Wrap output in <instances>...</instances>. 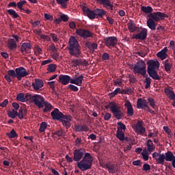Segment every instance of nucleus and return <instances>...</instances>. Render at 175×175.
Returning a JSON list of instances; mask_svg holds the SVG:
<instances>
[{"instance_id": "nucleus-1", "label": "nucleus", "mask_w": 175, "mask_h": 175, "mask_svg": "<svg viewBox=\"0 0 175 175\" xmlns=\"http://www.w3.org/2000/svg\"><path fill=\"white\" fill-rule=\"evenodd\" d=\"M73 161L77 162V167L81 172H85L92 167L94 157L89 152H85V149H76L74 151Z\"/></svg>"}, {"instance_id": "nucleus-2", "label": "nucleus", "mask_w": 175, "mask_h": 175, "mask_svg": "<svg viewBox=\"0 0 175 175\" xmlns=\"http://www.w3.org/2000/svg\"><path fill=\"white\" fill-rule=\"evenodd\" d=\"M68 53L70 55L79 58L81 55V46L79 43V40L74 36H71L68 40Z\"/></svg>"}, {"instance_id": "nucleus-3", "label": "nucleus", "mask_w": 175, "mask_h": 175, "mask_svg": "<svg viewBox=\"0 0 175 175\" xmlns=\"http://www.w3.org/2000/svg\"><path fill=\"white\" fill-rule=\"evenodd\" d=\"M147 72L153 80H161L157 69H159V62L150 59L147 62Z\"/></svg>"}, {"instance_id": "nucleus-4", "label": "nucleus", "mask_w": 175, "mask_h": 175, "mask_svg": "<svg viewBox=\"0 0 175 175\" xmlns=\"http://www.w3.org/2000/svg\"><path fill=\"white\" fill-rule=\"evenodd\" d=\"M26 99H29L31 103H33L38 109H43L44 106L43 104L46 102L44 97L40 94L31 95L29 94H25Z\"/></svg>"}, {"instance_id": "nucleus-5", "label": "nucleus", "mask_w": 175, "mask_h": 175, "mask_svg": "<svg viewBox=\"0 0 175 175\" xmlns=\"http://www.w3.org/2000/svg\"><path fill=\"white\" fill-rule=\"evenodd\" d=\"M105 107L106 109H110L113 117H115L116 120H122V117H124V113L121 111V107H120L117 103L114 102H109V105Z\"/></svg>"}, {"instance_id": "nucleus-6", "label": "nucleus", "mask_w": 175, "mask_h": 175, "mask_svg": "<svg viewBox=\"0 0 175 175\" xmlns=\"http://www.w3.org/2000/svg\"><path fill=\"white\" fill-rule=\"evenodd\" d=\"M146 68V62L143 59H141L138 61L133 68V73H135V75L138 74L146 77V73H147Z\"/></svg>"}, {"instance_id": "nucleus-7", "label": "nucleus", "mask_w": 175, "mask_h": 175, "mask_svg": "<svg viewBox=\"0 0 175 175\" xmlns=\"http://www.w3.org/2000/svg\"><path fill=\"white\" fill-rule=\"evenodd\" d=\"M51 116L52 117V120H54L55 121H62V120H68V121H72V116H70V115H64L57 108H55L51 113Z\"/></svg>"}, {"instance_id": "nucleus-8", "label": "nucleus", "mask_w": 175, "mask_h": 175, "mask_svg": "<svg viewBox=\"0 0 175 175\" xmlns=\"http://www.w3.org/2000/svg\"><path fill=\"white\" fill-rule=\"evenodd\" d=\"M148 17L150 18H153L154 21H161V20H165V18H167L169 17V15L161 12H153L148 14Z\"/></svg>"}, {"instance_id": "nucleus-9", "label": "nucleus", "mask_w": 175, "mask_h": 175, "mask_svg": "<svg viewBox=\"0 0 175 175\" xmlns=\"http://www.w3.org/2000/svg\"><path fill=\"white\" fill-rule=\"evenodd\" d=\"M84 80V76L81 75L77 76V74H75L71 78V84H75V85H78V87H81L83 85V81Z\"/></svg>"}, {"instance_id": "nucleus-10", "label": "nucleus", "mask_w": 175, "mask_h": 175, "mask_svg": "<svg viewBox=\"0 0 175 175\" xmlns=\"http://www.w3.org/2000/svg\"><path fill=\"white\" fill-rule=\"evenodd\" d=\"M104 42H105V46H107V47H109L110 49V47H114V46L117 44V42H118V38H117L116 36H111V37L105 38Z\"/></svg>"}, {"instance_id": "nucleus-11", "label": "nucleus", "mask_w": 175, "mask_h": 175, "mask_svg": "<svg viewBox=\"0 0 175 175\" xmlns=\"http://www.w3.org/2000/svg\"><path fill=\"white\" fill-rule=\"evenodd\" d=\"M76 33L84 39H87V38H92V33L85 29H77L76 30Z\"/></svg>"}, {"instance_id": "nucleus-12", "label": "nucleus", "mask_w": 175, "mask_h": 175, "mask_svg": "<svg viewBox=\"0 0 175 175\" xmlns=\"http://www.w3.org/2000/svg\"><path fill=\"white\" fill-rule=\"evenodd\" d=\"M15 72L16 73V79L19 80V81H21L23 77L28 76V72H27V70L23 67L16 68Z\"/></svg>"}, {"instance_id": "nucleus-13", "label": "nucleus", "mask_w": 175, "mask_h": 175, "mask_svg": "<svg viewBox=\"0 0 175 175\" xmlns=\"http://www.w3.org/2000/svg\"><path fill=\"white\" fill-rule=\"evenodd\" d=\"M133 39L137 40H146L147 39V29L143 28L139 33L133 36Z\"/></svg>"}, {"instance_id": "nucleus-14", "label": "nucleus", "mask_w": 175, "mask_h": 175, "mask_svg": "<svg viewBox=\"0 0 175 175\" xmlns=\"http://www.w3.org/2000/svg\"><path fill=\"white\" fill-rule=\"evenodd\" d=\"M71 80H72V78L69 75H59L58 81L63 85H67V84H69V83H71Z\"/></svg>"}, {"instance_id": "nucleus-15", "label": "nucleus", "mask_w": 175, "mask_h": 175, "mask_svg": "<svg viewBox=\"0 0 175 175\" xmlns=\"http://www.w3.org/2000/svg\"><path fill=\"white\" fill-rule=\"evenodd\" d=\"M148 102L147 100L139 98L137 101V109H142L143 110H147L148 108Z\"/></svg>"}, {"instance_id": "nucleus-16", "label": "nucleus", "mask_w": 175, "mask_h": 175, "mask_svg": "<svg viewBox=\"0 0 175 175\" xmlns=\"http://www.w3.org/2000/svg\"><path fill=\"white\" fill-rule=\"evenodd\" d=\"M12 77L14 79L17 77L16 72L14 70H10L8 71V75L4 76V79H5L8 83H12Z\"/></svg>"}, {"instance_id": "nucleus-17", "label": "nucleus", "mask_w": 175, "mask_h": 175, "mask_svg": "<svg viewBox=\"0 0 175 175\" xmlns=\"http://www.w3.org/2000/svg\"><path fill=\"white\" fill-rule=\"evenodd\" d=\"M135 131L140 135H144L146 133V127L143 126V122L139 120L135 125Z\"/></svg>"}, {"instance_id": "nucleus-18", "label": "nucleus", "mask_w": 175, "mask_h": 175, "mask_svg": "<svg viewBox=\"0 0 175 175\" xmlns=\"http://www.w3.org/2000/svg\"><path fill=\"white\" fill-rule=\"evenodd\" d=\"M31 49H32V45L29 42H24L21 45V53H26L29 54L31 53Z\"/></svg>"}, {"instance_id": "nucleus-19", "label": "nucleus", "mask_w": 175, "mask_h": 175, "mask_svg": "<svg viewBox=\"0 0 175 175\" xmlns=\"http://www.w3.org/2000/svg\"><path fill=\"white\" fill-rule=\"evenodd\" d=\"M44 85L43 81L42 79H36L35 82L31 84L34 91H39L40 88H42Z\"/></svg>"}, {"instance_id": "nucleus-20", "label": "nucleus", "mask_w": 175, "mask_h": 175, "mask_svg": "<svg viewBox=\"0 0 175 175\" xmlns=\"http://www.w3.org/2000/svg\"><path fill=\"white\" fill-rule=\"evenodd\" d=\"M116 137L120 140V142H122L123 143H125V142H129L128 137H125V133H124V131H117Z\"/></svg>"}, {"instance_id": "nucleus-21", "label": "nucleus", "mask_w": 175, "mask_h": 175, "mask_svg": "<svg viewBox=\"0 0 175 175\" xmlns=\"http://www.w3.org/2000/svg\"><path fill=\"white\" fill-rule=\"evenodd\" d=\"M125 107L127 109V116L128 117H132L135 112L133 111V107H132V104H131V101L126 100L124 103Z\"/></svg>"}, {"instance_id": "nucleus-22", "label": "nucleus", "mask_w": 175, "mask_h": 175, "mask_svg": "<svg viewBox=\"0 0 175 175\" xmlns=\"http://www.w3.org/2000/svg\"><path fill=\"white\" fill-rule=\"evenodd\" d=\"M97 2H99L100 5H103L104 8L109 9V10H113L114 5L110 3V0H96Z\"/></svg>"}, {"instance_id": "nucleus-23", "label": "nucleus", "mask_w": 175, "mask_h": 175, "mask_svg": "<svg viewBox=\"0 0 175 175\" xmlns=\"http://www.w3.org/2000/svg\"><path fill=\"white\" fill-rule=\"evenodd\" d=\"M146 24L151 31H155L157 29V23H155V20L152 18L149 17L147 20Z\"/></svg>"}, {"instance_id": "nucleus-24", "label": "nucleus", "mask_w": 175, "mask_h": 175, "mask_svg": "<svg viewBox=\"0 0 175 175\" xmlns=\"http://www.w3.org/2000/svg\"><path fill=\"white\" fill-rule=\"evenodd\" d=\"M108 172L110 174H114L118 172V165L117 164L109 163Z\"/></svg>"}, {"instance_id": "nucleus-25", "label": "nucleus", "mask_w": 175, "mask_h": 175, "mask_svg": "<svg viewBox=\"0 0 175 175\" xmlns=\"http://www.w3.org/2000/svg\"><path fill=\"white\" fill-rule=\"evenodd\" d=\"M85 45L89 50H90V51H92V53H94L95 50L98 49V44L96 42L88 41L85 42Z\"/></svg>"}, {"instance_id": "nucleus-26", "label": "nucleus", "mask_w": 175, "mask_h": 175, "mask_svg": "<svg viewBox=\"0 0 175 175\" xmlns=\"http://www.w3.org/2000/svg\"><path fill=\"white\" fill-rule=\"evenodd\" d=\"M83 10L90 20H94L95 18V11H92L88 8H83Z\"/></svg>"}, {"instance_id": "nucleus-27", "label": "nucleus", "mask_w": 175, "mask_h": 175, "mask_svg": "<svg viewBox=\"0 0 175 175\" xmlns=\"http://www.w3.org/2000/svg\"><path fill=\"white\" fill-rule=\"evenodd\" d=\"M146 147H147V152L149 154H151L154 150H155V146H154V142H152V140L148 139L146 141Z\"/></svg>"}, {"instance_id": "nucleus-28", "label": "nucleus", "mask_w": 175, "mask_h": 175, "mask_svg": "<svg viewBox=\"0 0 175 175\" xmlns=\"http://www.w3.org/2000/svg\"><path fill=\"white\" fill-rule=\"evenodd\" d=\"M166 53H167V48L165 47L161 51L158 52L157 55L159 58H160V59H161V61H163L167 58V54H166Z\"/></svg>"}, {"instance_id": "nucleus-29", "label": "nucleus", "mask_w": 175, "mask_h": 175, "mask_svg": "<svg viewBox=\"0 0 175 175\" xmlns=\"http://www.w3.org/2000/svg\"><path fill=\"white\" fill-rule=\"evenodd\" d=\"M164 92L171 100H175V94L173 90H172L169 88H165L164 90Z\"/></svg>"}, {"instance_id": "nucleus-30", "label": "nucleus", "mask_w": 175, "mask_h": 175, "mask_svg": "<svg viewBox=\"0 0 175 175\" xmlns=\"http://www.w3.org/2000/svg\"><path fill=\"white\" fill-rule=\"evenodd\" d=\"M8 46L10 50H16L17 49V42L14 39L10 38L8 40Z\"/></svg>"}, {"instance_id": "nucleus-31", "label": "nucleus", "mask_w": 175, "mask_h": 175, "mask_svg": "<svg viewBox=\"0 0 175 175\" xmlns=\"http://www.w3.org/2000/svg\"><path fill=\"white\" fill-rule=\"evenodd\" d=\"M28 111L27 109H23V107L19 108V111L18 112L17 116L18 117L19 120H23L25 117H27V114Z\"/></svg>"}, {"instance_id": "nucleus-32", "label": "nucleus", "mask_w": 175, "mask_h": 175, "mask_svg": "<svg viewBox=\"0 0 175 175\" xmlns=\"http://www.w3.org/2000/svg\"><path fill=\"white\" fill-rule=\"evenodd\" d=\"M43 106H44V108L43 109L44 113H50V111H51V110H53V105H51V103H50L48 101H45L43 103Z\"/></svg>"}, {"instance_id": "nucleus-33", "label": "nucleus", "mask_w": 175, "mask_h": 175, "mask_svg": "<svg viewBox=\"0 0 175 175\" xmlns=\"http://www.w3.org/2000/svg\"><path fill=\"white\" fill-rule=\"evenodd\" d=\"M107 13V12L103 9L97 8L94 10V14L96 17V16H98V17H103V16H105Z\"/></svg>"}, {"instance_id": "nucleus-34", "label": "nucleus", "mask_w": 175, "mask_h": 175, "mask_svg": "<svg viewBox=\"0 0 175 175\" xmlns=\"http://www.w3.org/2000/svg\"><path fill=\"white\" fill-rule=\"evenodd\" d=\"M175 159V156L172 152H167L165 153V161L167 162H172Z\"/></svg>"}, {"instance_id": "nucleus-35", "label": "nucleus", "mask_w": 175, "mask_h": 175, "mask_svg": "<svg viewBox=\"0 0 175 175\" xmlns=\"http://www.w3.org/2000/svg\"><path fill=\"white\" fill-rule=\"evenodd\" d=\"M65 135H66L65 130L60 129L53 133L52 137H54L55 135L59 136V137H62V136H65Z\"/></svg>"}, {"instance_id": "nucleus-36", "label": "nucleus", "mask_w": 175, "mask_h": 175, "mask_svg": "<svg viewBox=\"0 0 175 175\" xmlns=\"http://www.w3.org/2000/svg\"><path fill=\"white\" fill-rule=\"evenodd\" d=\"M148 103H149L150 107L153 108L155 111L158 110V106H157V104H155V100H154V98L151 97L148 98Z\"/></svg>"}, {"instance_id": "nucleus-37", "label": "nucleus", "mask_w": 175, "mask_h": 175, "mask_svg": "<svg viewBox=\"0 0 175 175\" xmlns=\"http://www.w3.org/2000/svg\"><path fill=\"white\" fill-rule=\"evenodd\" d=\"M141 10L142 12H144V13H146L148 14H151V13H152V12L154 11V10L151 6H144V5L141 7Z\"/></svg>"}, {"instance_id": "nucleus-38", "label": "nucleus", "mask_w": 175, "mask_h": 175, "mask_svg": "<svg viewBox=\"0 0 175 175\" xmlns=\"http://www.w3.org/2000/svg\"><path fill=\"white\" fill-rule=\"evenodd\" d=\"M56 2L57 5H61V9H66L69 0H56Z\"/></svg>"}, {"instance_id": "nucleus-39", "label": "nucleus", "mask_w": 175, "mask_h": 175, "mask_svg": "<svg viewBox=\"0 0 175 175\" xmlns=\"http://www.w3.org/2000/svg\"><path fill=\"white\" fill-rule=\"evenodd\" d=\"M7 12L10 16H12L13 18H21L20 15H18V14H17V12L14 10H12V9L8 10Z\"/></svg>"}, {"instance_id": "nucleus-40", "label": "nucleus", "mask_w": 175, "mask_h": 175, "mask_svg": "<svg viewBox=\"0 0 175 175\" xmlns=\"http://www.w3.org/2000/svg\"><path fill=\"white\" fill-rule=\"evenodd\" d=\"M88 129L87 126L85 125H75V130L76 132H85Z\"/></svg>"}, {"instance_id": "nucleus-41", "label": "nucleus", "mask_w": 175, "mask_h": 175, "mask_svg": "<svg viewBox=\"0 0 175 175\" xmlns=\"http://www.w3.org/2000/svg\"><path fill=\"white\" fill-rule=\"evenodd\" d=\"M143 77H145V81L144 83H146L145 85V88L147 90L148 88H150V87L151 86V78L148 77V75H147V73H146V76H143Z\"/></svg>"}, {"instance_id": "nucleus-42", "label": "nucleus", "mask_w": 175, "mask_h": 175, "mask_svg": "<svg viewBox=\"0 0 175 175\" xmlns=\"http://www.w3.org/2000/svg\"><path fill=\"white\" fill-rule=\"evenodd\" d=\"M128 29L131 32L133 33V32H136V26L135 25V23L131 21L127 25Z\"/></svg>"}, {"instance_id": "nucleus-43", "label": "nucleus", "mask_w": 175, "mask_h": 175, "mask_svg": "<svg viewBox=\"0 0 175 175\" xmlns=\"http://www.w3.org/2000/svg\"><path fill=\"white\" fill-rule=\"evenodd\" d=\"M48 126L49 125H47V123L46 122H41L39 128V133H43V132H45Z\"/></svg>"}, {"instance_id": "nucleus-44", "label": "nucleus", "mask_w": 175, "mask_h": 175, "mask_svg": "<svg viewBox=\"0 0 175 175\" xmlns=\"http://www.w3.org/2000/svg\"><path fill=\"white\" fill-rule=\"evenodd\" d=\"M165 159H166V156L164 154H159V158L157 159V163L159 165H163L165 163Z\"/></svg>"}, {"instance_id": "nucleus-45", "label": "nucleus", "mask_w": 175, "mask_h": 175, "mask_svg": "<svg viewBox=\"0 0 175 175\" xmlns=\"http://www.w3.org/2000/svg\"><path fill=\"white\" fill-rule=\"evenodd\" d=\"M120 132H125L126 131V126L122 123V122H118V129Z\"/></svg>"}, {"instance_id": "nucleus-46", "label": "nucleus", "mask_w": 175, "mask_h": 175, "mask_svg": "<svg viewBox=\"0 0 175 175\" xmlns=\"http://www.w3.org/2000/svg\"><path fill=\"white\" fill-rule=\"evenodd\" d=\"M25 98L27 97L24 93H19L16 95V100H18V102H22L23 103L25 102Z\"/></svg>"}, {"instance_id": "nucleus-47", "label": "nucleus", "mask_w": 175, "mask_h": 175, "mask_svg": "<svg viewBox=\"0 0 175 175\" xmlns=\"http://www.w3.org/2000/svg\"><path fill=\"white\" fill-rule=\"evenodd\" d=\"M71 64L72 66H75V67L80 66V65H83V61L79 59H76L72 60Z\"/></svg>"}, {"instance_id": "nucleus-48", "label": "nucleus", "mask_w": 175, "mask_h": 175, "mask_svg": "<svg viewBox=\"0 0 175 175\" xmlns=\"http://www.w3.org/2000/svg\"><path fill=\"white\" fill-rule=\"evenodd\" d=\"M17 115L18 112L14 109H12V111H8V116H9L10 118H15L16 117H17Z\"/></svg>"}, {"instance_id": "nucleus-49", "label": "nucleus", "mask_w": 175, "mask_h": 175, "mask_svg": "<svg viewBox=\"0 0 175 175\" xmlns=\"http://www.w3.org/2000/svg\"><path fill=\"white\" fill-rule=\"evenodd\" d=\"M55 69H57V66L54 64H49L47 68V70L51 73L54 72Z\"/></svg>"}, {"instance_id": "nucleus-50", "label": "nucleus", "mask_w": 175, "mask_h": 175, "mask_svg": "<svg viewBox=\"0 0 175 175\" xmlns=\"http://www.w3.org/2000/svg\"><path fill=\"white\" fill-rule=\"evenodd\" d=\"M60 121L62 122L63 126H66V128H67V129L70 128V121H72V120H60Z\"/></svg>"}, {"instance_id": "nucleus-51", "label": "nucleus", "mask_w": 175, "mask_h": 175, "mask_svg": "<svg viewBox=\"0 0 175 175\" xmlns=\"http://www.w3.org/2000/svg\"><path fill=\"white\" fill-rule=\"evenodd\" d=\"M133 92V90L132 88L122 90L121 91V94L124 95H131Z\"/></svg>"}, {"instance_id": "nucleus-52", "label": "nucleus", "mask_w": 175, "mask_h": 175, "mask_svg": "<svg viewBox=\"0 0 175 175\" xmlns=\"http://www.w3.org/2000/svg\"><path fill=\"white\" fill-rule=\"evenodd\" d=\"M68 88L73 92H77L79 91V88L75 85L70 84L68 85Z\"/></svg>"}, {"instance_id": "nucleus-53", "label": "nucleus", "mask_w": 175, "mask_h": 175, "mask_svg": "<svg viewBox=\"0 0 175 175\" xmlns=\"http://www.w3.org/2000/svg\"><path fill=\"white\" fill-rule=\"evenodd\" d=\"M27 3V1L22 0L17 3V6L20 9V10H24V8H23V6Z\"/></svg>"}, {"instance_id": "nucleus-54", "label": "nucleus", "mask_w": 175, "mask_h": 175, "mask_svg": "<svg viewBox=\"0 0 175 175\" xmlns=\"http://www.w3.org/2000/svg\"><path fill=\"white\" fill-rule=\"evenodd\" d=\"M149 152L147 150H143V152L142 153V158L144 161H148V155H149Z\"/></svg>"}, {"instance_id": "nucleus-55", "label": "nucleus", "mask_w": 175, "mask_h": 175, "mask_svg": "<svg viewBox=\"0 0 175 175\" xmlns=\"http://www.w3.org/2000/svg\"><path fill=\"white\" fill-rule=\"evenodd\" d=\"M8 136L10 139H14V137H17V133L14 129H12L10 133H8Z\"/></svg>"}, {"instance_id": "nucleus-56", "label": "nucleus", "mask_w": 175, "mask_h": 175, "mask_svg": "<svg viewBox=\"0 0 175 175\" xmlns=\"http://www.w3.org/2000/svg\"><path fill=\"white\" fill-rule=\"evenodd\" d=\"M142 170L144 172H148V170H151V165L147 163H145L143 165Z\"/></svg>"}, {"instance_id": "nucleus-57", "label": "nucleus", "mask_w": 175, "mask_h": 175, "mask_svg": "<svg viewBox=\"0 0 175 175\" xmlns=\"http://www.w3.org/2000/svg\"><path fill=\"white\" fill-rule=\"evenodd\" d=\"M172 67H173V64H172V63L164 64L165 72H170V70H172Z\"/></svg>"}, {"instance_id": "nucleus-58", "label": "nucleus", "mask_w": 175, "mask_h": 175, "mask_svg": "<svg viewBox=\"0 0 175 175\" xmlns=\"http://www.w3.org/2000/svg\"><path fill=\"white\" fill-rule=\"evenodd\" d=\"M129 79L131 84H135V82L137 81V79H136V77H135L134 75H129Z\"/></svg>"}, {"instance_id": "nucleus-59", "label": "nucleus", "mask_w": 175, "mask_h": 175, "mask_svg": "<svg viewBox=\"0 0 175 175\" xmlns=\"http://www.w3.org/2000/svg\"><path fill=\"white\" fill-rule=\"evenodd\" d=\"M50 35L52 37V40L55 42V43L58 42V40H59V38H58V36H57V34L51 33Z\"/></svg>"}, {"instance_id": "nucleus-60", "label": "nucleus", "mask_w": 175, "mask_h": 175, "mask_svg": "<svg viewBox=\"0 0 175 175\" xmlns=\"http://www.w3.org/2000/svg\"><path fill=\"white\" fill-rule=\"evenodd\" d=\"M60 18L62 19V21H64V23H66L69 20V16L68 15L62 14L60 16Z\"/></svg>"}, {"instance_id": "nucleus-61", "label": "nucleus", "mask_w": 175, "mask_h": 175, "mask_svg": "<svg viewBox=\"0 0 175 175\" xmlns=\"http://www.w3.org/2000/svg\"><path fill=\"white\" fill-rule=\"evenodd\" d=\"M110 55L107 53H104L102 55V59L103 61H107V59H109Z\"/></svg>"}, {"instance_id": "nucleus-62", "label": "nucleus", "mask_w": 175, "mask_h": 175, "mask_svg": "<svg viewBox=\"0 0 175 175\" xmlns=\"http://www.w3.org/2000/svg\"><path fill=\"white\" fill-rule=\"evenodd\" d=\"M40 38L43 39V40H46V42H50V40H51V38H50V36L44 34H42Z\"/></svg>"}, {"instance_id": "nucleus-63", "label": "nucleus", "mask_w": 175, "mask_h": 175, "mask_svg": "<svg viewBox=\"0 0 175 175\" xmlns=\"http://www.w3.org/2000/svg\"><path fill=\"white\" fill-rule=\"evenodd\" d=\"M49 49H50L51 51H53V53H55V52L58 51V50L55 47V44L54 43L51 44L49 46Z\"/></svg>"}, {"instance_id": "nucleus-64", "label": "nucleus", "mask_w": 175, "mask_h": 175, "mask_svg": "<svg viewBox=\"0 0 175 175\" xmlns=\"http://www.w3.org/2000/svg\"><path fill=\"white\" fill-rule=\"evenodd\" d=\"M111 118V113H106L105 115L104 116V120L105 121H109Z\"/></svg>"}]
</instances>
